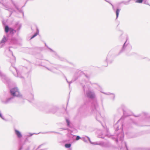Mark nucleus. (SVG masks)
I'll return each instance as SVG.
<instances>
[{
    "instance_id": "79ce46f5",
    "label": "nucleus",
    "mask_w": 150,
    "mask_h": 150,
    "mask_svg": "<svg viewBox=\"0 0 150 150\" xmlns=\"http://www.w3.org/2000/svg\"><path fill=\"white\" fill-rule=\"evenodd\" d=\"M66 80H67V81L68 83L69 82L67 80V79H66Z\"/></svg>"
},
{
    "instance_id": "2eb2a0df",
    "label": "nucleus",
    "mask_w": 150,
    "mask_h": 150,
    "mask_svg": "<svg viewBox=\"0 0 150 150\" xmlns=\"http://www.w3.org/2000/svg\"><path fill=\"white\" fill-rule=\"evenodd\" d=\"M57 110V108L55 107H54L51 109V110H50L48 112L52 113H55Z\"/></svg>"
},
{
    "instance_id": "dca6fc26",
    "label": "nucleus",
    "mask_w": 150,
    "mask_h": 150,
    "mask_svg": "<svg viewBox=\"0 0 150 150\" xmlns=\"http://www.w3.org/2000/svg\"><path fill=\"white\" fill-rule=\"evenodd\" d=\"M121 108L122 109V110L123 111L124 115H125V110L127 109V107L124 105H121Z\"/></svg>"
},
{
    "instance_id": "393cba45",
    "label": "nucleus",
    "mask_w": 150,
    "mask_h": 150,
    "mask_svg": "<svg viewBox=\"0 0 150 150\" xmlns=\"http://www.w3.org/2000/svg\"><path fill=\"white\" fill-rule=\"evenodd\" d=\"M35 134V133H28L26 134V136L28 137H30L32 136L33 134Z\"/></svg>"
},
{
    "instance_id": "2f4dec72",
    "label": "nucleus",
    "mask_w": 150,
    "mask_h": 150,
    "mask_svg": "<svg viewBox=\"0 0 150 150\" xmlns=\"http://www.w3.org/2000/svg\"><path fill=\"white\" fill-rule=\"evenodd\" d=\"M109 56H108L106 58V59L105 61V62H107L108 61V59H109Z\"/></svg>"
},
{
    "instance_id": "4be33fe9",
    "label": "nucleus",
    "mask_w": 150,
    "mask_h": 150,
    "mask_svg": "<svg viewBox=\"0 0 150 150\" xmlns=\"http://www.w3.org/2000/svg\"><path fill=\"white\" fill-rule=\"evenodd\" d=\"M9 32H10V33L11 34H13L14 33H16V30H14L12 28H10V29L9 30Z\"/></svg>"
},
{
    "instance_id": "c85d7f7f",
    "label": "nucleus",
    "mask_w": 150,
    "mask_h": 150,
    "mask_svg": "<svg viewBox=\"0 0 150 150\" xmlns=\"http://www.w3.org/2000/svg\"><path fill=\"white\" fill-rule=\"evenodd\" d=\"M143 0H137L136 1V2L141 3L142 2Z\"/></svg>"
},
{
    "instance_id": "4468645a",
    "label": "nucleus",
    "mask_w": 150,
    "mask_h": 150,
    "mask_svg": "<svg viewBox=\"0 0 150 150\" xmlns=\"http://www.w3.org/2000/svg\"><path fill=\"white\" fill-rule=\"evenodd\" d=\"M17 41L16 38H12L10 40V44H15L16 43Z\"/></svg>"
},
{
    "instance_id": "4c0bfd02",
    "label": "nucleus",
    "mask_w": 150,
    "mask_h": 150,
    "mask_svg": "<svg viewBox=\"0 0 150 150\" xmlns=\"http://www.w3.org/2000/svg\"><path fill=\"white\" fill-rule=\"evenodd\" d=\"M43 145V144H42V145H40L38 147V148H39L42 146Z\"/></svg>"
},
{
    "instance_id": "0eeeda50",
    "label": "nucleus",
    "mask_w": 150,
    "mask_h": 150,
    "mask_svg": "<svg viewBox=\"0 0 150 150\" xmlns=\"http://www.w3.org/2000/svg\"><path fill=\"white\" fill-rule=\"evenodd\" d=\"M86 96L88 98L91 99H93L96 96L95 92L91 90H88L86 91Z\"/></svg>"
},
{
    "instance_id": "9b49d317",
    "label": "nucleus",
    "mask_w": 150,
    "mask_h": 150,
    "mask_svg": "<svg viewBox=\"0 0 150 150\" xmlns=\"http://www.w3.org/2000/svg\"><path fill=\"white\" fill-rule=\"evenodd\" d=\"M15 133L16 135L18 138H21L22 137V135L20 132L18 130L15 129L14 130Z\"/></svg>"
},
{
    "instance_id": "f3484780",
    "label": "nucleus",
    "mask_w": 150,
    "mask_h": 150,
    "mask_svg": "<svg viewBox=\"0 0 150 150\" xmlns=\"http://www.w3.org/2000/svg\"><path fill=\"white\" fill-rule=\"evenodd\" d=\"M12 3L13 4V6H15V8L17 9V10L19 12H21V10L18 7V6L13 1H12Z\"/></svg>"
},
{
    "instance_id": "6e6552de",
    "label": "nucleus",
    "mask_w": 150,
    "mask_h": 150,
    "mask_svg": "<svg viewBox=\"0 0 150 150\" xmlns=\"http://www.w3.org/2000/svg\"><path fill=\"white\" fill-rule=\"evenodd\" d=\"M86 137L87 138V139L89 141L90 143L91 144H96V145H102V143H100L99 144H98V143H97V142H95L94 143H93L91 141L90 139L89 138V137L87 136H85V137H83L82 138V140L85 142H87V140L86 139Z\"/></svg>"
},
{
    "instance_id": "ddd939ff",
    "label": "nucleus",
    "mask_w": 150,
    "mask_h": 150,
    "mask_svg": "<svg viewBox=\"0 0 150 150\" xmlns=\"http://www.w3.org/2000/svg\"><path fill=\"white\" fill-rule=\"evenodd\" d=\"M21 26V24L18 22L16 23L15 27L16 29L18 31L20 29Z\"/></svg>"
},
{
    "instance_id": "9d476101",
    "label": "nucleus",
    "mask_w": 150,
    "mask_h": 150,
    "mask_svg": "<svg viewBox=\"0 0 150 150\" xmlns=\"http://www.w3.org/2000/svg\"><path fill=\"white\" fill-rule=\"evenodd\" d=\"M128 42H127V41H126L125 43L124 44L123 46L122 47V48L119 52V54L121 53V52H123L124 51H125L128 45Z\"/></svg>"
},
{
    "instance_id": "72a5a7b5",
    "label": "nucleus",
    "mask_w": 150,
    "mask_h": 150,
    "mask_svg": "<svg viewBox=\"0 0 150 150\" xmlns=\"http://www.w3.org/2000/svg\"><path fill=\"white\" fill-rule=\"evenodd\" d=\"M31 100H33V95L32 94H31Z\"/></svg>"
},
{
    "instance_id": "f704fd0d",
    "label": "nucleus",
    "mask_w": 150,
    "mask_h": 150,
    "mask_svg": "<svg viewBox=\"0 0 150 150\" xmlns=\"http://www.w3.org/2000/svg\"><path fill=\"white\" fill-rule=\"evenodd\" d=\"M22 148V146H20V147L19 148L18 150H21Z\"/></svg>"
},
{
    "instance_id": "37998d69",
    "label": "nucleus",
    "mask_w": 150,
    "mask_h": 150,
    "mask_svg": "<svg viewBox=\"0 0 150 150\" xmlns=\"http://www.w3.org/2000/svg\"><path fill=\"white\" fill-rule=\"evenodd\" d=\"M69 150H71V149H70Z\"/></svg>"
},
{
    "instance_id": "f8f14e48",
    "label": "nucleus",
    "mask_w": 150,
    "mask_h": 150,
    "mask_svg": "<svg viewBox=\"0 0 150 150\" xmlns=\"http://www.w3.org/2000/svg\"><path fill=\"white\" fill-rule=\"evenodd\" d=\"M8 40V36H7L6 37L5 35H4L1 40L0 42V44H2L5 43Z\"/></svg>"
},
{
    "instance_id": "e433bc0d",
    "label": "nucleus",
    "mask_w": 150,
    "mask_h": 150,
    "mask_svg": "<svg viewBox=\"0 0 150 150\" xmlns=\"http://www.w3.org/2000/svg\"><path fill=\"white\" fill-rule=\"evenodd\" d=\"M54 132V133H57V134H59V133L57 132Z\"/></svg>"
},
{
    "instance_id": "423d86ee",
    "label": "nucleus",
    "mask_w": 150,
    "mask_h": 150,
    "mask_svg": "<svg viewBox=\"0 0 150 150\" xmlns=\"http://www.w3.org/2000/svg\"><path fill=\"white\" fill-rule=\"evenodd\" d=\"M14 97H11L2 99L1 101L3 103L7 104L11 103L14 102Z\"/></svg>"
},
{
    "instance_id": "412c9836",
    "label": "nucleus",
    "mask_w": 150,
    "mask_h": 150,
    "mask_svg": "<svg viewBox=\"0 0 150 150\" xmlns=\"http://www.w3.org/2000/svg\"><path fill=\"white\" fill-rule=\"evenodd\" d=\"M37 32L34 34V35H33L31 38L30 39H32L35 37L39 33V31L38 30L37 28Z\"/></svg>"
},
{
    "instance_id": "58836bf2",
    "label": "nucleus",
    "mask_w": 150,
    "mask_h": 150,
    "mask_svg": "<svg viewBox=\"0 0 150 150\" xmlns=\"http://www.w3.org/2000/svg\"><path fill=\"white\" fill-rule=\"evenodd\" d=\"M107 66H108L107 63L106 64L104 65V66L105 67H107Z\"/></svg>"
},
{
    "instance_id": "a211bd4d",
    "label": "nucleus",
    "mask_w": 150,
    "mask_h": 150,
    "mask_svg": "<svg viewBox=\"0 0 150 150\" xmlns=\"http://www.w3.org/2000/svg\"><path fill=\"white\" fill-rule=\"evenodd\" d=\"M47 68V69L48 70L53 72L54 73H56V72L55 71V70H56V69L55 68V67H53L51 68Z\"/></svg>"
},
{
    "instance_id": "cd10ccee",
    "label": "nucleus",
    "mask_w": 150,
    "mask_h": 150,
    "mask_svg": "<svg viewBox=\"0 0 150 150\" xmlns=\"http://www.w3.org/2000/svg\"><path fill=\"white\" fill-rule=\"evenodd\" d=\"M66 122L67 123V125L68 126H69L70 125V122L67 119H66Z\"/></svg>"
},
{
    "instance_id": "f257e3e1",
    "label": "nucleus",
    "mask_w": 150,
    "mask_h": 150,
    "mask_svg": "<svg viewBox=\"0 0 150 150\" xmlns=\"http://www.w3.org/2000/svg\"><path fill=\"white\" fill-rule=\"evenodd\" d=\"M91 111V113L96 114V119L98 121L100 122L101 120H104V118L101 115L99 107L97 101H95L92 103Z\"/></svg>"
},
{
    "instance_id": "39448f33",
    "label": "nucleus",
    "mask_w": 150,
    "mask_h": 150,
    "mask_svg": "<svg viewBox=\"0 0 150 150\" xmlns=\"http://www.w3.org/2000/svg\"><path fill=\"white\" fill-rule=\"evenodd\" d=\"M10 93L11 95L13 96V97L14 96L20 97L21 96L17 87H14L11 89Z\"/></svg>"
},
{
    "instance_id": "b1692460",
    "label": "nucleus",
    "mask_w": 150,
    "mask_h": 150,
    "mask_svg": "<svg viewBox=\"0 0 150 150\" xmlns=\"http://www.w3.org/2000/svg\"><path fill=\"white\" fill-rule=\"evenodd\" d=\"M45 45L46 46L48 49H49L51 51V52H52L55 55H57L56 53L53 50H52L51 49L49 48L46 45V44L45 43Z\"/></svg>"
},
{
    "instance_id": "a19ab883",
    "label": "nucleus",
    "mask_w": 150,
    "mask_h": 150,
    "mask_svg": "<svg viewBox=\"0 0 150 150\" xmlns=\"http://www.w3.org/2000/svg\"><path fill=\"white\" fill-rule=\"evenodd\" d=\"M70 83H69V87H70Z\"/></svg>"
},
{
    "instance_id": "ea45409f",
    "label": "nucleus",
    "mask_w": 150,
    "mask_h": 150,
    "mask_svg": "<svg viewBox=\"0 0 150 150\" xmlns=\"http://www.w3.org/2000/svg\"><path fill=\"white\" fill-rule=\"evenodd\" d=\"M102 126H103V127L104 128H105V127H104V126L103 125H102Z\"/></svg>"
},
{
    "instance_id": "a878e982",
    "label": "nucleus",
    "mask_w": 150,
    "mask_h": 150,
    "mask_svg": "<svg viewBox=\"0 0 150 150\" xmlns=\"http://www.w3.org/2000/svg\"><path fill=\"white\" fill-rule=\"evenodd\" d=\"M71 144H66L65 145V146L67 148H69L71 146Z\"/></svg>"
},
{
    "instance_id": "1a4fd4ad",
    "label": "nucleus",
    "mask_w": 150,
    "mask_h": 150,
    "mask_svg": "<svg viewBox=\"0 0 150 150\" xmlns=\"http://www.w3.org/2000/svg\"><path fill=\"white\" fill-rule=\"evenodd\" d=\"M0 76H1L4 82L5 81L8 83V79L7 78L5 75L3 74L0 71Z\"/></svg>"
},
{
    "instance_id": "5701e85b",
    "label": "nucleus",
    "mask_w": 150,
    "mask_h": 150,
    "mask_svg": "<svg viewBox=\"0 0 150 150\" xmlns=\"http://www.w3.org/2000/svg\"><path fill=\"white\" fill-rule=\"evenodd\" d=\"M103 93L105 94H106V95H112V96L113 98V99H114L115 98V95L114 94H113V93H105L104 92H102Z\"/></svg>"
},
{
    "instance_id": "7c9ffc66",
    "label": "nucleus",
    "mask_w": 150,
    "mask_h": 150,
    "mask_svg": "<svg viewBox=\"0 0 150 150\" xmlns=\"http://www.w3.org/2000/svg\"><path fill=\"white\" fill-rule=\"evenodd\" d=\"M123 143L125 145L126 147V149L127 150H128V148L127 146V145L126 143L125 142H124Z\"/></svg>"
},
{
    "instance_id": "aec40b11",
    "label": "nucleus",
    "mask_w": 150,
    "mask_h": 150,
    "mask_svg": "<svg viewBox=\"0 0 150 150\" xmlns=\"http://www.w3.org/2000/svg\"><path fill=\"white\" fill-rule=\"evenodd\" d=\"M120 10V9L118 8H117L116 9V18H117L118 17L119 13Z\"/></svg>"
},
{
    "instance_id": "c9c22d12",
    "label": "nucleus",
    "mask_w": 150,
    "mask_h": 150,
    "mask_svg": "<svg viewBox=\"0 0 150 150\" xmlns=\"http://www.w3.org/2000/svg\"><path fill=\"white\" fill-rule=\"evenodd\" d=\"M10 47L9 48V51H11V52L12 55L13 56V53L11 51V50H10Z\"/></svg>"
},
{
    "instance_id": "f03ea898",
    "label": "nucleus",
    "mask_w": 150,
    "mask_h": 150,
    "mask_svg": "<svg viewBox=\"0 0 150 150\" xmlns=\"http://www.w3.org/2000/svg\"><path fill=\"white\" fill-rule=\"evenodd\" d=\"M120 121V120H119L114 126L115 128H116L115 133V134H116L117 136V139H115V141L116 143L118 142V140H120L122 142L124 136L123 132V124L122 123L121 124L120 128H119V126L117 125V124Z\"/></svg>"
},
{
    "instance_id": "20e7f679",
    "label": "nucleus",
    "mask_w": 150,
    "mask_h": 150,
    "mask_svg": "<svg viewBox=\"0 0 150 150\" xmlns=\"http://www.w3.org/2000/svg\"><path fill=\"white\" fill-rule=\"evenodd\" d=\"M14 59L12 61H11V62L12 63L11 65L12 66L10 68V71H12V70H14L16 71L17 72V76H16H16H17L19 78H23V77L21 75V74L22 73V72L20 71H18L13 66L12 63H14L16 62V58L15 57H13Z\"/></svg>"
},
{
    "instance_id": "7ed1b4c3",
    "label": "nucleus",
    "mask_w": 150,
    "mask_h": 150,
    "mask_svg": "<svg viewBox=\"0 0 150 150\" xmlns=\"http://www.w3.org/2000/svg\"><path fill=\"white\" fill-rule=\"evenodd\" d=\"M0 3L2 4L3 8L4 9L7 10L10 12L11 14L10 16L11 15L13 11H15L14 9L10 6L8 0H2L1 1H0Z\"/></svg>"
},
{
    "instance_id": "bb28decb",
    "label": "nucleus",
    "mask_w": 150,
    "mask_h": 150,
    "mask_svg": "<svg viewBox=\"0 0 150 150\" xmlns=\"http://www.w3.org/2000/svg\"><path fill=\"white\" fill-rule=\"evenodd\" d=\"M106 1H107V2L109 3V4H110L112 6V9L113 10H114V11H115V9L114 7V6L113 5V4H112L109 1H107V0H105Z\"/></svg>"
},
{
    "instance_id": "6ab92c4d",
    "label": "nucleus",
    "mask_w": 150,
    "mask_h": 150,
    "mask_svg": "<svg viewBox=\"0 0 150 150\" xmlns=\"http://www.w3.org/2000/svg\"><path fill=\"white\" fill-rule=\"evenodd\" d=\"M10 28H9L8 25H6L5 27V31L6 33H8L10 29Z\"/></svg>"
},
{
    "instance_id": "473e14b6",
    "label": "nucleus",
    "mask_w": 150,
    "mask_h": 150,
    "mask_svg": "<svg viewBox=\"0 0 150 150\" xmlns=\"http://www.w3.org/2000/svg\"><path fill=\"white\" fill-rule=\"evenodd\" d=\"M81 84L82 85V86L83 87V91L84 92H85V85H82V83H81Z\"/></svg>"
},
{
    "instance_id": "c03bdc74",
    "label": "nucleus",
    "mask_w": 150,
    "mask_h": 150,
    "mask_svg": "<svg viewBox=\"0 0 150 150\" xmlns=\"http://www.w3.org/2000/svg\"><path fill=\"white\" fill-rule=\"evenodd\" d=\"M100 122V123H101V124H102V123H101V122Z\"/></svg>"
},
{
    "instance_id": "a18cd8bd",
    "label": "nucleus",
    "mask_w": 150,
    "mask_h": 150,
    "mask_svg": "<svg viewBox=\"0 0 150 150\" xmlns=\"http://www.w3.org/2000/svg\"><path fill=\"white\" fill-rule=\"evenodd\" d=\"M1 47H0V48H1Z\"/></svg>"
},
{
    "instance_id": "c756f323",
    "label": "nucleus",
    "mask_w": 150,
    "mask_h": 150,
    "mask_svg": "<svg viewBox=\"0 0 150 150\" xmlns=\"http://www.w3.org/2000/svg\"><path fill=\"white\" fill-rule=\"evenodd\" d=\"M81 138L79 136H76V140H78Z\"/></svg>"
}]
</instances>
